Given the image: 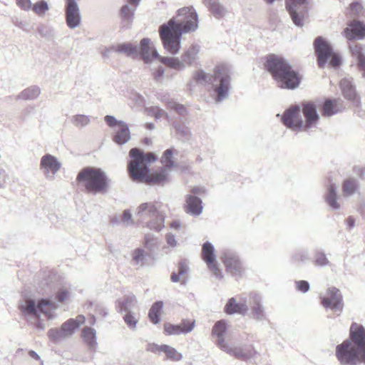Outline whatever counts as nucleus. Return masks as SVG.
Masks as SVG:
<instances>
[{
  "label": "nucleus",
  "instance_id": "f257e3e1",
  "mask_svg": "<svg viewBox=\"0 0 365 365\" xmlns=\"http://www.w3.org/2000/svg\"><path fill=\"white\" fill-rule=\"evenodd\" d=\"M197 27V16L193 8L184 7L178 10L175 19L160 26L159 32L163 46L171 54L180 48L182 33L194 31Z\"/></svg>",
  "mask_w": 365,
  "mask_h": 365
},
{
  "label": "nucleus",
  "instance_id": "f03ea898",
  "mask_svg": "<svg viewBox=\"0 0 365 365\" xmlns=\"http://www.w3.org/2000/svg\"><path fill=\"white\" fill-rule=\"evenodd\" d=\"M335 354L342 365L365 364L364 327L358 323H352L349 339L336 346Z\"/></svg>",
  "mask_w": 365,
  "mask_h": 365
},
{
  "label": "nucleus",
  "instance_id": "7ed1b4c3",
  "mask_svg": "<svg viewBox=\"0 0 365 365\" xmlns=\"http://www.w3.org/2000/svg\"><path fill=\"white\" fill-rule=\"evenodd\" d=\"M129 155L131 160L128 164V170L133 180L148 184H160L165 181L166 175L163 171L148 174L147 164L155 161L157 158L153 153H144L135 148L130 150Z\"/></svg>",
  "mask_w": 365,
  "mask_h": 365
},
{
  "label": "nucleus",
  "instance_id": "20e7f679",
  "mask_svg": "<svg viewBox=\"0 0 365 365\" xmlns=\"http://www.w3.org/2000/svg\"><path fill=\"white\" fill-rule=\"evenodd\" d=\"M264 68L282 88L294 89L300 82V77L282 57L269 54L265 57Z\"/></svg>",
  "mask_w": 365,
  "mask_h": 365
},
{
  "label": "nucleus",
  "instance_id": "39448f33",
  "mask_svg": "<svg viewBox=\"0 0 365 365\" xmlns=\"http://www.w3.org/2000/svg\"><path fill=\"white\" fill-rule=\"evenodd\" d=\"M76 182L89 194H105L110 188V180L101 168L88 166L80 170Z\"/></svg>",
  "mask_w": 365,
  "mask_h": 365
},
{
  "label": "nucleus",
  "instance_id": "423d86ee",
  "mask_svg": "<svg viewBox=\"0 0 365 365\" xmlns=\"http://www.w3.org/2000/svg\"><path fill=\"white\" fill-rule=\"evenodd\" d=\"M226 330L227 324L225 322L222 320L217 322L212 328V335L217 338L216 344L220 349L241 360L250 359L257 354V351L252 346L246 350L232 347L230 344L225 341L224 337V334Z\"/></svg>",
  "mask_w": 365,
  "mask_h": 365
},
{
  "label": "nucleus",
  "instance_id": "0eeeda50",
  "mask_svg": "<svg viewBox=\"0 0 365 365\" xmlns=\"http://www.w3.org/2000/svg\"><path fill=\"white\" fill-rule=\"evenodd\" d=\"M138 220L145 221L147 226L152 230L160 231L164 227L165 216L160 212L154 203L145 202L138 207Z\"/></svg>",
  "mask_w": 365,
  "mask_h": 365
},
{
  "label": "nucleus",
  "instance_id": "6e6552de",
  "mask_svg": "<svg viewBox=\"0 0 365 365\" xmlns=\"http://www.w3.org/2000/svg\"><path fill=\"white\" fill-rule=\"evenodd\" d=\"M314 48L320 68H324L327 62L331 67H337L341 64L340 56L334 51L330 43L323 37L318 36L315 38Z\"/></svg>",
  "mask_w": 365,
  "mask_h": 365
},
{
  "label": "nucleus",
  "instance_id": "1a4fd4ad",
  "mask_svg": "<svg viewBox=\"0 0 365 365\" xmlns=\"http://www.w3.org/2000/svg\"><path fill=\"white\" fill-rule=\"evenodd\" d=\"M321 304L325 309H330L340 314L344 308L343 297L339 289L331 287L320 297Z\"/></svg>",
  "mask_w": 365,
  "mask_h": 365
},
{
  "label": "nucleus",
  "instance_id": "9d476101",
  "mask_svg": "<svg viewBox=\"0 0 365 365\" xmlns=\"http://www.w3.org/2000/svg\"><path fill=\"white\" fill-rule=\"evenodd\" d=\"M286 8L295 25L303 26V20L307 15V0H285Z\"/></svg>",
  "mask_w": 365,
  "mask_h": 365
},
{
  "label": "nucleus",
  "instance_id": "9b49d317",
  "mask_svg": "<svg viewBox=\"0 0 365 365\" xmlns=\"http://www.w3.org/2000/svg\"><path fill=\"white\" fill-rule=\"evenodd\" d=\"M201 255L202 259L206 263L208 269L215 277L222 279L223 277L222 272L216 261L215 250L211 243L206 242L203 244Z\"/></svg>",
  "mask_w": 365,
  "mask_h": 365
},
{
  "label": "nucleus",
  "instance_id": "f8f14e48",
  "mask_svg": "<svg viewBox=\"0 0 365 365\" xmlns=\"http://www.w3.org/2000/svg\"><path fill=\"white\" fill-rule=\"evenodd\" d=\"M283 123L294 130H304V124L300 115L298 106L292 107L284 111L282 118Z\"/></svg>",
  "mask_w": 365,
  "mask_h": 365
},
{
  "label": "nucleus",
  "instance_id": "ddd939ff",
  "mask_svg": "<svg viewBox=\"0 0 365 365\" xmlns=\"http://www.w3.org/2000/svg\"><path fill=\"white\" fill-rule=\"evenodd\" d=\"M214 76L216 79L219 78L220 81V86L215 89L217 95V101H220L227 95L230 78L227 68L222 66L215 68Z\"/></svg>",
  "mask_w": 365,
  "mask_h": 365
},
{
  "label": "nucleus",
  "instance_id": "4468645a",
  "mask_svg": "<svg viewBox=\"0 0 365 365\" xmlns=\"http://www.w3.org/2000/svg\"><path fill=\"white\" fill-rule=\"evenodd\" d=\"M302 111L305 118L304 130L314 126L319 121V116L317 112V106L312 102L302 103Z\"/></svg>",
  "mask_w": 365,
  "mask_h": 365
},
{
  "label": "nucleus",
  "instance_id": "2eb2a0df",
  "mask_svg": "<svg viewBox=\"0 0 365 365\" xmlns=\"http://www.w3.org/2000/svg\"><path fill=\"white\" fill-rule=\"evenodd\" d=\"M343 34L348 40L363 39L365 37V24L353 20L347 24Z\"/></svg>",
  "mask_w": 365,
  "mask_h": 365
},
{
  "label": "nucleus",
  "instance_id": "dca6fc26",
  "mask_svg": "<svg viewBox=\"0 0 365 365\" xmlns=\"http://www.w3.org/2000/svg\"><path fill=\"white\" fill-rule=\"evenodd\" d=\"M226 271L232 275L240 274L242 271V265L237 255L230 252H225L221 257Z\"/></svg>",
  "mask_w": 365,
  "mask_h": 365
},
{
  "label": "nucleus",
  "instance_id": "f3484780",
  "mask_svg": "<svg viewBox=\"0 0 365 365\" xmlns=\"http://www.w3.org/2000/svg\"><path fill=\"white\" fill-rule=\"evenodd\" d=\"M66 20L69 28H75L80 24L81 16L77 3L75 0H67Z\"/></svg>",
  "mask_w": 365,
  "mask_h": 365
},
{
  "label": "nucleus",
  "instance_id": "a211bd4d",
  "mask_svg": "<svg viewBox=\"0 0 365 365\" xmlns=\"http://www.w3.org/2000/svg\"><path fill=\"white\" fill-rule=\"evenodd\" d=\"M343 110V102L339 98H327L322 108V115L324 117L331 116Z\"/></svg>",
  "mask_w": 365,
  "mask_h": 365
},
{
  "label": "nucleus",
  "instance_id": "6ab92c4d",
  "mask_svg": "<svg viewBox=\"0 0 365 365\" xmlns=\"http://www.w3.org/2000/svg\"><path fill=\"white\" fill-rule=\"evenodd\" d=\"M140 54L145 63L149 62L153 58L159 59L160 58L149 38H143L140 41Z\"/></svg>",
  "mask_w": 365,
  "mask_h": 365
},
{
  "label": "nucleus",
  "instance_id": "aec40b11",
  "mask_svg": "<svg viewBox=\"0 0 365 365\" xmlns=\"http://www.w3.org/2000/svg\"><path fill=\"white\" fill-rule=\"evenodd\" d=\"M85 321L86 318L83 315H78L75 319H70L61 325V332L66 337L71 336Z\"/></svg>",
  "mask_w": 365,
  "mask_h": 365
},
{
  "label": "nucleus",
  "instance_id": "412c9836",
  "mask_svg": "<svg viewBox=\"0 0 365 365\" xmlns=\"http://www.w3.org/2000/svg\"><path fill=\"white\" fill-rule=\"evenodd\" d=\"M184 208L186 212L193 215H198L202 210V201L200 198L192 195H188L186 196Z\"/></svg>",
  "mask_w": 365,
  "mask_h": 365
},
{
  "label": "nucleus",
  "instance_id": "4be33fe9",
  "mask_svg": "<svg viewBox=\"0 0 365 365\" xmlns=\"http://www.w3.org/2000/svg\"><path fill=\"white\" fill-rule=\"evenodd\" d=\"M247 311V306L245 301L237 302L235 298H230L225 307V312L227 314L235 313L244 314Z\"/></svg>",
  "mask_w": 365,
  "mask_h": 365
},
{
  "label": "nucleus",
  "instance_id": "5701e85b",
  "mask_svg": "<svg viewBox=\"0 0 365 365\" xmlns=\"http://www.w3.org/2000/svg\"><path fill=\"white\" fill-rule=\"evenodd\" d=\"M41 168L45 170L46 173H56L61 167V164L57 159L51 155L47 154L42 157L41 160Z\"/></svg>",
  "mask_w": 365,
  "mask_h": 365
},
{
  "label": "nucleus",
  "instance_id": "b1692460",
  "mask_svg": "<svg viewBox=\"0 0 365 365\" xmlns=\"http://www.w3.org/2000/svg\"><path fill=\"white\" fill-rule=\"evenodd\" d=\"M343 96L349 101H357V95L354 86L347 79H342L339 83Z\"/></svg>",
  "mask_w": 365,
  "mask_h": 365
},
{
  "label": "nucleus",
  "instance_id": "393cba45",
  "mask_svg": "<svg viewBox=\"0 0 365 365\" xmlns=\"http://www.w3.org/2000/svg\"><path fill=\"white\" fill-rule=\"evenodd\" d=\"M358 187L356 180L353 178H348L343 181L341 185L342 195L349 197L356 192Z\"/></svg>",
  "mask_w": 365,
  "mask_h": 365
},
{
  "label": "nucleus",
  "instance_id": "a878e982",
  "mask_svg": "<svg viewBox=\"0 0 365 365\" xmlns=\"http://www.w3.org/2000/svg\"><path fill=\"white\" fill-rule=\"evenodd\" d=\"M130 139V131L127 125L124 123H120L118 130L116 132L113 140L118 144H123L128 141Z\"/></svg>",
  "mask_w": 365,
  "mask_h": 365
},
{
  "label": "nucleus",
  "instance_id": "bb28decb",
  "mask_svg": "<svg viewBox=\"0 0 365 365\" xmlns=\"http://www.w3.org/2000/svg\"><path fill=\"white\" fill-rule=\"evenodd\" d=\"M163 308V303L161 301L156 302L151 306L148 312V318L152 323L155 324L159 323Z\"/></svg>",
  "mask_w": 365,
  "mask_h": 365
},
{
  "label": "nucleus",
  "instance_id": "cd10ccee",
  "mask_svg": "<svg viewBox=\"0 0 365 365\" xmlns=\"http://www.w3.org/2000/svg\"><path fill=\"white\" fill-rule=\"evenodd\" d=\"M55 309V304L46 299L41 300L37 305L38 313L43 314L48 319L52 317V312Z\"/></svg>",
  "mask_w": 365,
  "mask_h": 365
},
{
  "label": "nucleus",
  "instance_id": "c85d7f7f",
  "mask_svg": "<svg viewBox=\"0 0 365 365\" xmlns=\"http://www.w3.org/2000/svg\"><path fill=\"white\" fill-rule=\"evenodd\" d=\"M326 202L334 209L339 207V205L336 201V187L333 184L329 185L327 187Z\"/></svg>",
  "mask_w": 365,
  "mask_h": 365
},
{
  "label": "nucleus",
  "instance_id": "c756f323",
  "mask_svg": "<svg viewBox=\"0 0 365 365\" xmlns=\"http://www.w3.org/2000/svg\"><path fill=\"white\" fill-rule=\"evenodd\" d=\"M203 2L216 17L220 18L222 16L224 9L217 0H203Z\"/></svg>",
  "mask_w": 365,
  "mask_h": 365
},
{
  "label": "nucleus",
  "instance_id": "7c9ffc66",
  "mask_svg": "<svg viewBox=\"0 0 365 365\" xmlns=\"http://www.w3.org/2000/svg\"><path fill=\"white\" fill-rule=\"evenodd\" d=\"M159 61L166 66L173 69L180 70L183 68L182 62L174 57H160Z\"/></svg>",
  "mask_w": 365,
  "mask_h": 365
},
{
  "label": "nucleus",
  "instance_id": "2f4dec72",
  "mask_svg": "<svg viewBox=\"0 0 365 365\" xmlns=\"http://www.w3.org/2000/svg\"><path fill=\"white\" fill-rule=\"evenodd\" d=\"M199 49L197 46H192L189 48L182 55V61L187 64H191L195 60Z\"/></svg>",
  "mask_w": 365,
  "mask_h": 365
},
{
  "label": "nucleus",
  "instance_id": "473e14b6",
  "mask_svg": "<svg viewBox=\"0 0 365 365\" xmlns=\"http://www.w3.org/2000/svg\"><path fill=\"white\" fill-rule=\"evenodd\" d=\"M163 351L166 355V359L172 361H180L182 359L180 353L178 352L174 348L163 344Z\"/></svg>",
  "mask_w": 365,
  "mask_h": 365
},
{
  "label": "nucleus",
  "instance_id": "72a5a7b5",
  "mask_svg": "<svg viewBox=\"0 0 365 365\" xmlns=\"http://www.w3.org/2000/svg\"><path fill=\"white\" fill-rule=\"evenodd\" d=\"M352 54L357 58L358 66H365V56L362 53V47L361 45L354 43L350 46Z\"/></svg>",
  "mask_w": 365,
  "mask_h": 365
},
{
  "label": "nucleus",
  "instance_id": "f704fd0d",
  "mask_svg": "<svg viewBox=\"0 0 365 365\" xmlns=\"http://www.w3.org/2000/svg\"><path fill=\"white\" fill-rule=\"evenodd\" d=\"M19 308L23 313L31 314L38 317L37 307L36 308L35 303L33 300H26Z\"/></svg>",
  "mask_w": 365,
  "mask_h": 365
},
{
  "label": "nucleus",
  "instance_id": "c9c22d12",
  "mask_svg": "<svg viewBox=\"0 0 365 365\" xmlns=\"http://www.w3.org/2000/svg\"><path fill=\"white\" fill-rule=\"evenodd\" d=\"M115 50L118 53H124L128 56L137 54L136 47L133 46L130 43L120 44L115 47Z\"/></svg>",
  "mask_w": 365,
  "mask_h": 365
},
{
  "label": "nucleus",
  "instance_id": "e433bc0d",
  "mask_svg": "<svg viewBox=\"0 0 365 365\" xmlns=\"http://www.w3.org/2000/svg\"><path fill=\"white\" fill-rule=\"evenodd\" d=\"M164 334L166 335H179L184 334L179 324L175 325L166 322L163 325Z\"/></svg>",
  "mask_w": 365,
  "mask_h": 365
},
{
  "label": "nucleus",
  "instance_id": "4c0bfd02",
  "mask_svg": "<svg viewBox=\"0 0 365 365\" xmlns=\"http://www.w3.org/2000/svg\"><path fill=\"white\" fill-rule=\"evenodd\" d=\"M187 271V267L185 262H180L178 264V273H173L171 275V280L173 282H180L181 277H182Z\"/></svg>",
  "mask_w": 365,
  "mask_h": 365
},
{
  "label": "nucleus",
  "instance_id": "58836bf2",
  "mask_svg": "<svg viewBox=\"0 0 365 365\" xmlns=\"http://www.w3.org/2000/svg\"><path fill=\"white\" fill-rule=\"evenodd\" d=\"M82 337L87 344H93L96 337L95 330L91 327L83 328L82 330Z\"/></svg>",
  "mask_w": 365,
  "mask_h": 365
},
{
  "label": "nucleus",
  "instance_id": "ea45409f",
  "mask_svg": "<svg viewBox=\"0 0 365 365\" xmlns=\"http://www.w3.org/2000/svg\"><path fill=\"white\" fill-rule=\"evenodd\" d=\"M161 163L167 168H171L174 165L173 151L172 149H168L163 153Z\"/></svg>",
  "mask_w": 365,
  "mask_h": 365
},
{
  "label": "nucleus",
  "instance_id": "a19ab883",
  "mask_svg": "<svg viewBox=\"0 0 365 365\" xmlns=\"http://www.w3.org/2000/svg\"><path fill=\"white\" fill-rule=\"evenodd\" d=\"M195 321L194 319H182L179 324L183 333L190 332L195 327Z\"/></svg>",
  "mask_w": 365,
  "mask_h": 365
},
{
  "label": "nucleus",
  "instance_id": "79ce46f5",
  "mask_svg": "<svg viewBox=\"0 0 365 365\" xmlns=\"http://www.w3.org/2000/svg\"><path fill=\"white\" fill-rule=\"evenodd\" d=\"M32 9L36 14L42 15L48 9V6L47 3L42 0L36 2Z\"/></svg>",
  "mask_w": 365,
  "mask_h": 365
},
{
  "label": "nucleus",
  "instance_id": "37998d69",
  "mask_svg": "<svg viewBox=\"0 0 365 365\" xmlns=\"http://www.w3.org/2000/svg\"><path fill=\"white\" fill-rule=\"evenodd\" d=\"M145 252L142 249H135L132 253L133 260L136 264L143 263L145 257Z\"/></svg>",
  "mask_w": 365,
  "mask_h": 365
},
{
  "label": "nucleus",
  "instance_id": "c03bdc74",
  "mask_svg": "<svg viewBox=\"0 0 365 365\" xmlns=\"http://www.w3.org/2000/svg\"><path fill=\"white\" fill-rule=\"evenodd\" d=\"M363 11V7L361 4L356 2L350 5L349 13L347 15L349 16H356L360 15Z\"/></svg>",
  "mask_w": 365,
  "mask_h": 365
},
{
  "label": "nucleus",
  "instance_id": "a18cd8bd",
  "mask_svg": "<svg viewBox=\"0 0 365 365\" xmlns=\"http://www.w3.org/2000/svg\"><path fill=\"white\" fill-rule=\"evenodd\" d=\"M48 336L53 341L59 340L66 337L63 332H61V328L51 329L48 331Z\"/></svg>",
  "mask_w": 365,
  "mask_h": 365
},
{
  "label": "nucleus",
  "instance_id": "49530a36",
  "mask_svg": "<svg viewBox=\"0 0 365 365\" xmlns=\"http://www.w3.org/2000/svg\"><path fill=\"white\" fill-rule=\"evenodd\" d=\"M70 296L69 292L66 288L60 289L56 293V298L58 302H63L68 299Z\"/></svg>",
  "mask_w": 365,
  "mask_h": 365
},
{
  "label": "nucleus",
  "instance_id": "de8ad7c7",
  "mask_svg": "<svg viewBox=\"0 0 365 365\" xmlns=\"http://www.w3.org/2000/svg\"><path fill=\"white\" fill-rule=\"evenodd\" d=\"M123 319H124L125 322L127 324V325L128 327H130V328L135 327L138 320L136 319V318L135 317V316L133 314H132L130 312L127 313L124 316Z\"/></svg>",
  "mask_w": 365,
  "mask_h": 365
},
{
  "label": "nucleus",
  "instance_id": "09e8293b",
  "mask_svg": "<svg viewBox=\"0 0 365 365\" xmlns=\"http://www.w3.org/2000/svg\"><path fill=\"white\" fill-rule=\"evenodd\" d=\"M73 122L77 126H83L88 123L89 118L83 115H77L74 116Z\"/></svg>",
  "mask_w": 365,
  "mask_h": 365
},
{
  "label": "nucleus",
  "instance_id": "8fccbe9b",
  "mask_svg": "<svg viewBox=\"0 0 365 365\" xmlns=\"http://www.w3.org/2000/svg\"><path fill=\"white\" fill-rule=\"evenodd\" d=\"M148 112L156 118H160L165 115V112L158 106L148 108Z\"/></svg>",
  "mask_w": 365,
  "mask_h": 365
},
{
  "label": "nucleus",
  "instance_id": "3c124183",
  "mask_svg": "<svg viewBox=\"0 0 365 365\" xmlns=\"http://www.w3.org/2000/svg\"><path fill=\"white\" fill-rule=\"evenodd\" d=\"M105 121L110 127L117 126L118 128L120 123H124L122 121H118L113 116L111 115H106L105 117Z\"/></svg>",
  "mask_w": 365,
  "mask_h": 365
},
{
  "label": "nucleus",
  "instance_id": "603ef678",
  "mask_svg": "<svg viewBox=\"0 0 365 365\" xmlns=\"http://www.w3.org/2000/svg\"><path fill=\"white\" fill-rule=\"evenodd\" d=\"M252 314L254 316H255L257 318H259L260 317L263 316V310L258 302H256L254 304V306L252 308Z\"/></svg>",
  "mask_w": 365,
  "mask_h": 365
},
{
  "label": "nucleus",
  "instance_id": "864d4df0",
  "mask_svg": "<svg viewBox=\"0 0 365 365\" xmlns=\"http://www.w3.org/2000/svg\"><path fill=\"white\" fill-rule=\"evenodd\" d=\"M296 287L297 290L306 292L309 289V284L307 281L301 280L296 282Z\"/></svg>",
  "mask_w": 365,
  "mask_h": 365
},
{
  "label": "nucleus",
  "instance_id": "5fc2aeb1",
  "mask_svg": "<svg viewBox=\"0 0 365 365\" xmlns=\"http://www.w3.org/2000/svg\"><path fill=\"white\" fill-rule=\"evenodd\" d=\"M163 345H158L156 344H149L147 347V350L148 351L153 352V353H160L163 351Z\"/></svg>",
  "mask_w": 365,
  "mask_h": 365
},
{
  "label": "nucleus",
  "instance_id": "6e6d98bb",
  "mask_svg": "<svg viewBox=\"0 0 365 365\" xmlns=\"http://www.w3.org/2000/svg\"><path fill=\"white\" fill-rule=\"evenodd\" d=\"M132 15V12L128 6L125 5L121 8V16L123 19H128Z\"/></svg>",
  "mask_w": 365,
  "mask_h": 365
},
{
  "label": "nucleus",
  "instance_id": "4d7b16f0",
  "mask_svg": "<svg viewBox=\"0 0 365 365\" xmlns=\"http://www.w3.org/2000/svg\"><path fill=\"white\" fill-rule=\"evenodd\" d=\"M16 4L24 10H28L31 8L30 0H16Z\"/></svg>",
  "mask_w": 365,
  "mask_h": 365
},
{
  "label": "nucleus",
  "instance_id": "13d9d810",
  "mask_svg": "<svg viewBox=\"0 0 365 365\" xmlns=\"http://www.w3.org/2000/svg\"><path fill=\"white\" fill-rule=\"evenodd\" d=\"M190 192L194 195H201L205 192V190L202 187H194L191 188Z\"/></svg>",
  "mask_w": 365,
  "mask_h": 365
},
{
  "label": "nucleus",
  "instance_id": "bf43d9fd",
  "mask_svg": "<svg viewBox=\"0 0 365 365\" xmlns=\"http://www.w3.org/2000/svg\"><path fill=\"white\" fill-rule=\"evenodd\" d=\"M173 108L181 115L186 113V108L182 105H175V106H173Z\"/></svg>",
  "mask_w": 365,
  "mask_h": 365
},
{
  "label": "nucleus",
  "instance_id": "052dcab7",
  "mask_svg": "<svg viewBox=\"0 0 365 365\" xmlns=\"http://www.w3.org/2000/svg\"><path fill=\"white\" fill-rule=\"evenodd\" d=\"M167 242L170 246H175L177 242L175 239V237L173 235H167Z\"/></svg>",
  "mask_w": 365,
  "mask_h": 365
},
{
  "label": "nucleus",
  "instance_id": "680f3d73",
  "mask_svg": "<svg viewBox=\"0 0 365 365\" xmlns=\"http://www.w3.org/2000/svg\"><path fill=\"white\" fill-rule=\"evenodd\" d=\"M195 78L196 79V81H205L206 79V75L205 73L202 72V71H200V72H197L195 74Z\"/></svg>",
  "mask_w": 365,
  "mask_h": 365
},
{
  "label": "nucleus",
  "instance_id": "e2e57ef3",
  "mask_svg": "<svg viewBox=\"0 0 365 365\" xmlns=\"http://www.w3.org/2000/svg\"><path fill=\"white\" fill-rule=\"evenodd\" d=\"M356 173L361 179H365V167L357 169Z\"/></svg>",
  "mask_w": 365,
  "mask_h": 365
},
{
  "label": "nucleus",
  "instance_id": "0e129e2a",
  "mask_svg": "<svg viewBox=\"0 0 365 365\" xmlns=\"http://www.w3.org/2000/svg\"><path fill=\"white\" fill-rule=\"evenodd\" d=\"M122 219H123V221H128V220H130L131 219V214H130V211L125 210L123 214Z\"/></svg>",
  "mask_w": 365,
  "mask_h": 365
},
{
  "label": "nucleus",
  "instance_id": "69168bd1",
  "mask_svg": "<svg viewBox=\"0 0 365 365\" xmlns=\"http://www.w3.org/2000/svg\"><path fill=\"white\" fill-rule=\"evenodd\" d=\"M163 75V69H158L155 73H154V78L156 81H158Z\"/></svg>",
  "mask_w": 365,
  "mask_h": 365
},
{
  "label": "nucleus",
  "instance_id": "338daca9",
  "mask_svg": "<svg viewBox=\"0 0 365 365\" xmlns=\"http://www.w3.org/2000/svg\"><path fill=\"white\" fill-rule=\"evenodd\" d=\"M170 226L171 228L178 230L180 227V222L178 220H175L170 223Z\"/></svg>",
  "mask_w": 365,
  "mask_h": 365
},
{
  "label": "nucleus",
  "instance_id": "774afa93",
  "mask_svg": "<svg viewBox=\"0 0 365 365\" xmlns=\"http://www.w3.org/2000/svg\"><path fill=\"white\" fill-rule=\"evenodd\" d=\"M28 354L31 358H33L35 360L40 359L39 356L34 351L31 350L28 352Z\"/></svg>",
  "mask_w": 365,
  "mask_h": 365
}]
</instances>
